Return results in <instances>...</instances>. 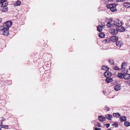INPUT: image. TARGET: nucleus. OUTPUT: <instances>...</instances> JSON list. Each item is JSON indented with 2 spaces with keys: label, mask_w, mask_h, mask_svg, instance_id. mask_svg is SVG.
<instances>
[{
  "label": "nucleus",
  "mask_w": 130,
  "mask_h": 130,
  "mask_svg": "<svg viewBox=\"0 0 130 130\" xmlns=\"http://www.w3.org/2000/svg\"><path fill=\"white\" fill-rule=\"evenodd\" d=\"M124 71H122L121 73H119L118 74V77L121 79L123 78L124 77V73L123 72Z\"/></svg>",
  "instance_id": "nucleus-11"
},
{
  "label": "nucleus",
  "mask_w": 130,
  "mask_h": 130,
  "mask_svg": "<svg viewBox=\"0 0 130 130\" xmlns=\"http://www.w3.org/2000/svg\"><path fill=\"white\" fill-rule=\"evenodd\" d=\"M84 130H85V129H84Z\"/></svg>",
  "instance_id": "nucleus-47"
},
{
  "label": "nucleus",
  "mask_w": 130,
  "mask_h": 130,
  "mask_svg": "<svg viewBox=\"0 0 130 130\" xmlns=\"http://www.w3.org/2000/svg\"><path fill=\"white\" fill-rule=\"evenodd\" d=\"M118 38L115 36H113L110 38L111 40L113 42H116L118 41Z\"/></svg>",
  "instance_id": "nucleus-7"
},
{
  "label": "nucleus",
  "mask_w": 130,
  "mask_h": 130,
  "mask_svg": "<svg viewBox=\"0 0 130 130\" xmlns=\"http://www.w3.org/2000/svg\"><path fill=\"white\" fill-rule=\"evenodd\" d=\"M105 41H107V39H105Z\"/></svg>",
  "instance_id": "nucleus-44"
},
{
  "label": "nucleus",
  "mask_w": 130,
  "mask_h": 130,
  "mask_svg": "<svg viewBox=\"0 0 130 130\" xmlns=\"http://www.w3.org/2000/svg\"><path fill=\"white\" fill-rule=\"evenodd\" d=\"M129 69L130 70V66L129 67Z\"/></svg>",
  "instance_id": "nucleus-45"
},
{
  "label": "nucleus",
  "mask_w": 130,
  "mask_h": 130,
  "mask_svg": "<svg viewBox=\"0 0 130 130\" xmlns=\"http://www.w3.org/2000/svg\"><path fill=\"white\" fill-rule=\"evenodd\" d=\"M113 116L115 117L118 118L120 117V114H119L118 113H113Z\"/></svg>",
  "instance_id": "nucleus-17"
},
{
  "label": "nucleus",
  "mask_w": 130,
  "mask_h": 130,
  "mask_svg": "<svg viewBox=\"0 0 130 130\" xmlns=\"http://www.w3.org/2000/svg\"><path fill=\"white\" fill-rule=\"evenodd\" d=\"M112 19H111L109 21L107 22L106 26L108 28H111L113 26V24H111V23L112 22Z\"/></svg>",
  "instance_id": "nucleus-6"
},
{
  "label": "nucleus",
  "mask_w": 130,
  "mask_h": 130,
  "mask_svg": "<svg viewBox=\"0 0 130 130\" xmlns=\"http://www.w3.org/2000/svg\"><path fill=\"white\" fill-rule=\"evenodd\" d=\"M118 32V30L116 29H112L110 30V33L112 35H116Z\"/></svg>",
  "instance_id": "nucleus-8"
},
{
  "label": "nucleus",
  "mask_w": 130,
  "mask_h": 130,
  "mask_svg": "<svg viewBox=\"0 0 130 130\" xmlns=\"http://www.w3.org/2000/svg\"><path fill=\"white\" fill-rule=\"evenodd\" d=\"M118 123L115 122L112 124V125L113 127H118Z\"/></svg>",
  "instance_id": "nucleus-27"
},
{
  "label": "nucleus",
  "mask_w": 130,
  "mask_h": 130,
  "mask_svg": "<svg viewBox=\"0 0 130 130\" xmlns=\"http://www.w3.org/2000/svg\"><path fill=\"white\" fill-rule=\"evenodd\" d=\"M105 117L102 116H100L98 117V119L99 120L102 122H103L105 120Z\"/></svg>",
  "instance_id": "nucleus-10"
},
{
  "label": "nucleus",
  "mask_w": 130,
  "mask_h": 130,
  "mask_svg": "<svg viewBox=\"0 0 130 130\" xmlns=\"http://www.w3.org/2000/svg\"><path fill=\"white\" fill-rule=\"evenodd\" d=\"M8 3L7 2H5L3 3L1 5V6L2 7H6V6L7 5Z\"/></svg>",
  "instance_id": "nucleus-25"
},
{
  "label": "nucleus",
  "mask_w": 130,
  "mask_h": 130,
  "mask_svg": "<svg viewBox=\"0 0 130 130\" xmlns=\"http://www.w3.org/2000/svg\"><path fill=\"white\" fill-rule=\"evenodd\" d=\"M125 28L123 27H122L121 26V27H119V28H118V30L119 31H121V32H123L125 30Z\"/></svg>",
  "instance_id": "nucleus-16"
},
{
  "label": "nucleus",
  "mask_w": 130,
  "mask_h": 130,
  "mask_svg": "<svg viewBox=\"0 0 130 130\" xmlns=\"http://www.w3.org/2000/svg\"><path fill=\"white\" fill-rule=\"evenodd\" d=\"M124 125L127 127L130 126V123L128 121H125L124 123Z\"/></svg>",
  "instance_id": "nucleus-20"
},
{
  "label": "nucleus",
  "mask_w": 130,
  "mask_h": 130,
  "mask_svg": "<svg viewBox=\"0 0 130 130\" xmlns=\"http://www.w3.org/2000/svg\"><path fill=\"white\" fill-rule=\"evenodd\" d=\"M105 125L106 126V127L107 128H108L109 127L110 124L109 123H107L105 124Z\"/></svg>",
  "instance_id": "nucleus-32"
},
{
  "label": "nucleus",
  "mask_w": 130,
  "mask_h": 130,
  "mask_svg": "<svg viewBox=\"0 0 130 130\" xmlns=\"http://www.w3.org/2000/svg\"><path fill=\"white\" fill-rule=\"evenodd\" d=\"M106 117L108 120H112L111 119L112 118V116L111 115L107 114L106 115Z\"/></svg>",
  "instance_id": "nucleus-19"
},
{
  "label": "nucleus",
  "mask_w": 130,
  "mask_h": 130,
  "mask_svg": "<svg viewBox=\"0 0 130 130\" xmlns=\"http://www.w3.org/2000/svg\"><path fill=\"white\" fill-rule=\"evenodd\" d=\"M0 130H1V128H0Z\"/></svg>",
  "instance_id": "nucleus-46"
},
{
  "label": "nucleus",
  "mask_w": 130,
  "mask_h": 130,
  "mask_svg": "<svg viewBox=\"0 0 130 130\" xmlns=\"http://www.w3.org/2000/svg\"><path fill=\"white\" fill-rule=\"evenodd\" d=\"M8 126L3 125L2 126V128H7V129L8 128L7 127Z\"/></svg>",
  "instance_id": "nucleus-33"
},
{
  "label": "nucleus",
  "mask_w": 130,
  "mask_h": 130,
  "mask_svg": "<svg viewBox=\"0 0 130 130\" xmlns=\"http://www.w3.org/2000/svg\"><path fill=\"white\" fill-rule=\"evenodd\" d=\"M8 8L7 7H3L1 9V10L2 12H6L8 10Z\"/></svg>",
  "instance_id": "nucleus-21"
},
{
  "label": "nucleus",
  "mask_w": 130,
  "mask_h": 130,
  "mask_svg": "<svg viewBox=\"0 0 130 130\" xmlns=\"http://www.w3.org/2000/svg\"><path fill=\"white\" fill-rule=\"evenodd\" d=\"M104 75L105 77L109 78L111 77L112 74L108 70L105 71L104 73Z\"/></svg>",
  "instance_id": "nucleus-5"
},
{
  "label": "nucleus",
  "mask_w": 130,
  "mask_h": 130,
  "mask_svg": "<svg viewBox=\"0 0 130 130\" xmlns=\"http://www.w3.org/2000/svg\"><path fill=\"white\" fill-rule=\"evenodd\" d=\"M109 63L111 64H113L114 63L113 61V60H112L111 59H109Z\"/></svg>",
  "instance_id": "nucleus-30"
},
{
  "label": "nucleus",
  "mask_w": 130,
  "mask_h": 130,
  "mask_svg": "<svg viewBox=\"0 0 130 130\" xmlns=\"http://www.w3.org/2000/svg\"><path fill=\"white\" fill-rule=\"evenodd\" d=\"M8 29H7L6 28L3 27H2L1 28V31L2 33V34L4 35L7 36L9 34L8 31Z\"/></svg>",
  "instance_id": "nucleus-3"
},
{
  "label": "nucleus",
  "mask_w": 130,
  "mask_h": 130,
  "mask_svg": "<svg viewBox=\"0 0 130 130\" xmlns=\"http://www.w3.org/2000/svg\"><path fill=\"white\" fill-rule=\"evenodd\" d=\"M99 37L103 38L105 37V34L104 33L102 32L99 34Z\"/></svg>",
  "instance_id": "nucleus-26"
},
{
  "label": "nucleus",
  "mask_w": 130,
  "mask_h": 130,
  "mask_svg": "<svg viewBox=\"0 0 130 130\" xmlns=\"http://www.w3.org/2000/svg\"><path fill=\"white\" fill-rule=\"evenodd\" d=\"M116 44L118 47H120L122 46V44L121 42L120 41H118L116 42Z\"/></svg>",
  "instance_id": "nucleus-14"
},
{
  "label": "nucleus",
  "mask_w": 130,
  "mask_h": 130,
  "mask_svg": "<svg viewBox=\"0 0 130 130\" xmlns=\"http://www.w3.org/2000/svg\"><path fill=\"white\" fill-rule=\"evenodd\" d=\"M6 0H4V1H2V3L5 2H6Z\"/></svg>",
  "instance_id": "nucleus-40"
},
{
  "label": "nucleus",
  "mask_w": 130,
  "mask_h": 130,
  "mask_svg": "<svg viewBox=\"0 0 130 130\" xmlns=\"http://www.w3.org/2000/svg\"><path fill=\"white\" fill-rule=\"evenodd\" d=\"M127 63L125 62L123 63L122 64L121 67L125 69V68L127 66Z\"/></svg>",
  "instance_id": "nucleus-24"
},
{
  "label": "nucleus",
  "mask_w": 130,
  "mask_h": 130,
  "mask_svg": "<svg viewBox=\"0 0 130 130\" xmlns=\"http://www.w3.org/2000/svg\"><path fill=\"white\" fill-rule=\"evenodd\" d=\"M104 108L106 110V111H109L110 108H109L107 106H105Z\"/></svg>",
  "instance_id": "nucleus-31"
},
{
  "label": "nucleus",
  "mask_w": 130,
  "mask_h": 130,
  "mask_svg": "<svg viewBox=\"0 0 130 130\" xmlns=\"http://www.w3.org/2000/svg\"><path fill=\"white\" fill-rule=\"evenodd\" d=\"M123 78L125 79H130V74L125 73Z\"/></svg>",
  "instance_id": "nucleus-9"
},
{
  "label": "nucleus",
  "mask_w": 130,
  "mask_h": 130,
  "mask_svg": "<svg viewBox=\"0 0 130 130\" xmlns=\"http://www.w3.org/2000/svg\"><path fill=\"white\" fill-rule=\"evenodd\" d=\"M105 81L107 83H108L112 82V79L111 78H106Z\"/></svg>",
  "instance_id": "nucleus-18"
},
{
  "label": "nucleus",
  "mask_w": 130,
  "mask_h": 130,
  "mask_svg": "<svg viewBox=\"0 0 130 130\" xmlns=\"http://www.w3.org/2000/svg\"><path fill=\"white\" fill-rule=\"evenodd\" d=\"M120 119L121 122H123L126 121V117L124 116H120Z\"/></svg>",
  "instance_id": "nucleus-12"
},
{
  "label": "nucleus",
  "mask_w": 130,
  "mask_h": 130,
  "mask_svg": "<svg viewBox=\"0 0 130 130\" xmlns=\"http://www.w3.org/2000/svg\"><path fill=\"white\" fill-rule=\"evenodd\" d=\"M102 25H103V26H105V24H104H104H102Z\"/></svg>",
  "instance_id": "nucleus-43"
},
{
  "label": "nucleus",
  "mask_w": 130,
  "mask_h": 130,
  "mask_svg": "<svg viewBox=\"0 0 130 130\" xmlns=\"http://www.w3.org/2000/svg\"><path fill=\"white\" fill-rule=\"evenodd\" d=\"M113 68L114 70H119L120 69V68L117 66H113Z\"/></svg>",
  "instance_id": "nucleus-29"
},
{
  "label": "nucleus",
  "mask_w": 130,
  "mask_h": 130,
  "mask_svg": "<svg viewBox=\"0 0 130 130\" xmlns=\"http://www.w3.org/2000/svg\"><path fill=\"white\" fill-rule=\"evenodd\" d=\"M101 129L100 128H97V127L95 128L94 130H101Z\"/></svg>",
  "instance_id": "nucleus-35"
},
{
  "label": "nucleus",
  "mask_w": 130,
  "mask_h": 130,
  "mask_svg": "<svg viewBox=\"0 0 130 130\" xmlns=\"http://www.w3.org/2000/svg\"><path fill=\"white\" fill-rule=\"evenodd\" d=\"M97 30L99 32H101L102 30V27L100 25L99 26L97 27Z\"/></svg>",
  "instance_id": "nucleus-23"
},
{
  "label": "nucleus",
  "mask_w": 130,
  "mask_h": 130,
  "mask_svg": "<svg viewBox=\"0 0 130 130\" xmlns=\"http://www.w3.org/2000/svg\"><path fill=\"white\" fill-rule=\"evenodd\" d=\"M117 5L115 4H108L107 5V8H110V11H111L114 12L117 10L116 8V6Z\"/></svg>",
  "instance_id": "nucleus-1"
},
{
  "label": "nucleus",
  "mask_w": 130,
  "mask_h": 130,
  "mask_svg": "<svg viewBox=\"0 0 130 130\" xmlns=\"http://www.w3.org/2000/svg\"><path fill=\"white\" fill-rule=\"evenodd\" d=\"M2 21V19L1 18H0V23H1Z\"/></svg>",
  "instance_id": "nucleus-39"
},
{
  "label": "nucleus",
  "mask_w": 130,
  "mask_h": 130,
  "mask_svg": "<svg viewBox=\"0 0 130 130\" xmlns=\"http://www.w3.org/2000/svg\"><path fill=\"white\" fill-rule=\"evenodd\" d=\"M113 24L114 25L118 26V27H121L122 25L121 22L118 19L115 20Z\"/></svg>",
  "instance_id": "nucleus-2"
},
{
  "label": "nucleus",
  "mask_w": 130,
  "mask_h": 130,
  "mask_svg": "<svg viewBox=\"0 0 130 130\" xmlns=\"http://www.w3.org/2000/svg\"><path fill=\"white\" fill-rule=\"evenodd\" d=\"M117 1L118 2H123L125 1V0H117Z\"/></svg>",
  "instance_id": "nucleus-36"
},
{
  "label": "nucleus",
  "mask_w": 130,
  "mask_h": 130,
  "mask_svg": "<svg viewBox=\"0 0 130 130\" xmlns=\"http://www.w3.org/2000/svg\"><path fill=\"white\" fill-rule=\"evenodd\" d=\"M96 125L99 127H101V124L99 123H97V124H96Z\"/></svg>",
  "instance_id": "nucleus-34"
},
{
  "label": "nucleus",
  "mask_w": 130,
  "mask_h": 130,
  "mask_svg": "<svg viewBox=\"0 0 130 130\" xmlns=\"http://www.w3.org/2000/svg\"><path fill=\"white\" fill-rule=\"evenodd\" d=\"M108 1L109 2H111L113 1L114 0H108Z\"/></svg>",
  "instance_id": "nucleus-41"
},
{
  "label": "nucleus",
  "mask_w": 130,
  "mask_h": 130,
  "mask_svg": "<svg viewBox=\"0 0 130 130\" xmlns=\"http://www.w3.org/2000/svg\"><path fill=\"white\" fill-rule=\"evenodd\" d=\"M123 5L124 7L126 8H128L130 7V4L128 2L124 3Z\"/></svg>",
  "instance_id": "nucleus-15"
},
{
  "label": "nucleus",
  "mask_w": 130,
  "mask_h": 130,
  "mask_svg": "<svg viewBox=\"0 0 130 130\" xmlns=\"http://www.w3.org/2000/svg\"><path fill=\"white\" fill-rule=\"evenodd\" d=\"M102 69L103 70L108 71L109 70V68L107 66L103 65L102 66Z\"/></svg>",
  "instance_id": "nucleus-22"
},
{
  "label": "nucleus",
  "mask_w": 130,
  "mask_h": 130,
  "mask_svg": "<svg viewBox=\"0 0 130 130\" xmlns=\"http://www.w3.org/2000/svg\"><path fill=\"white\" fill-rule=\"evenodd\" d=\"M21 2L20 1L18 0L17 1L15 5L16 6H19L21 4Z\"/></svg>",
  "instance_id": "nucleus-28"
},
{
  "label": "nucleus",
  "mask_w": 130,
  "mask_h": 130,
  "mask_svg": "<svg viewBox=\"0 0 130 130\" xmlns=\"http://www.w3.org/2000/svg\"><path fill=\"white\" fill-rule=\"evenodd\" d=\"M4 0H1L0 1V4H3V3H2V1H4Z\"/></svg>",
  "instance_id": "nucleus-37"
},
{
  "label": "nucleus",
  "mask_w": 130,
  "mask_h": 130,
  "mask_svg": "<svg viewBox=\"0 0 130 130\" xmlns=\"http://www.w3.org/2000/svg\"><path fill=\"white\" fill-rule=\"evenodd\" d=\"M12 24V22L10 21H8L6 22L5 23V25H4L3 27L9 29L10 26H11Z\"/></svg>",
  "instance_id": "nucleus-4"
},
{
  "label": "nucleus",
  "mask_w": 130,
  "mask_h": 130,
  "mask_svg": "<svg viewBox=\"0 0 130 130\" xmlns=\"http://www.w3.org/2000/svg\"><path fill=\"white\" fill-rule=\"evenodd\" d=\"M9 82H10V84H11V81H9Z\"/></svg>",
  "instance_id": "nucleus-42"
},
{
  "label": "nucleus",
  "mask_w": 130,
  "mask_h": 130,
  "mask_svg": "<svg viewBox=\"0 0 130 130\" xmlns=\"http://www.w3.org/2000/svg\"><path fill=\"white\" fill-rule=\"evenodd\" d=\"M127 83L130 85V80L128 81Z\"/></svg>",
  "instance_id": "nucleus-38"
},
{
  "label": "nucleus",
  "mask_w": 130,
  "mask_h": 130,
  "mask_svg": "<svg viewBox=\"0 0 130 130\" xmlns=\"http://www.w3.org/2000/svg\"><path fill=\"white\" fill-rule=\"evenodd\" d=\"M120 89V85L119 84L116 85L114 87V89L116 91H118Z\"/></svg>",
  "instance_id": "nucleus-13"
}]
</instances>
